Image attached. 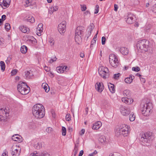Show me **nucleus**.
Masks as SVG:
<instances>
[{
	"instance_id": "nucleus-58",
	"label": "nucleus",
	"mask_w": 156,
	"mask_h": 156,
	"mask_svg": "<svg viewBox=\"0 0 156 156\" xmlns=\"http://www.w3.org/2000/svg\"><path fill=\"white\" fill-rule=\"evenodd\" d=\"M140 80L143 83H144L145 82V78L140 77Z\"/></svg>"
},
{
	"instance_id": "nucleus-22",
	"label": "nucleus",
	"mask_w": 156,
	"mask_h": 156,
	"mask_svg": "<svg viewBox=\"0 0 156 156\" xmlns=\"http://www.w3.org/2000/svg\"><path fill=\"white\" fill-rule=\"evenodd\" d=\"M25 76L27 78L30 79L33 76L32 72L30 70L25 72Z\"/></svg>"
},
{
	"instance_id": "nucleus-61",
	"label": "nucleus",
	"mask_w": 156,
	"mask_h": 156,
	"mask_svg": "<svg viewBox=\"0 0 156 156\" xmlns=\"http://www.w3.org/2000/svg\"><path fill=\"white\" fill-rule=\"evenodd\" d=\"M83 154V151L81 150L80 151V153L79 154V156H82Z\"/></svg>"
},
{
	"instance_id": "nucleus-25",
	"label": "nucleus",
	"mask_w": 156,
	"mask_h": 156,
	"mask_svg": "<svg viewBox=\"0 0 156 156\" xmlns=\"http://www.w3.org/2000/svg\"><path fill=\"white\" fill-rule=\"evenodd\" d=\"M106 138L104 136H101L98 139V141L99 142L104 144L106 141Z\"/></svg>"
},
{
	"instance_id": "nucleus-45",
	"label": "nucleus",
	"mask_w": 156,
	"mask_h": 156,
	"mask_svg": "<svg viewBox=\"0 0 156 156\" xmlns=\"http://www.w3.org/2000/svg\"><path fill=\"white\" fill-rule=\"evenodd\" d=\"M106 38L105 37H102L101 38V43L102 45H104L105 43Z\"/></svg>"
},
{
	"instance_id": "nucleus-23",
	"label": "nucleus",
	"mask_w": 156,
	"mask_h": 156,
	"mask_svg": "<svg viewBox=\"0 0 156 156\" xmlns=\"http://www.w3.org/2000/svg\"><path fill=\"white\" fill-rule=\"evenodd\" d=\"M18 135L16 134L13 135L12 136V139L15 141H18L19 143H20L22 142V140L21 138L20 139V137L18 136Z\"/></svg>"
},
{
	"instance_id": "nucleus-33",
	"label": "nucleus",
	"mask_w": 156,
	"mask_h": 156,
	"mask_svg": "<svg viewBox=\"0 0 156 156\" xmlns=\"http://www.w3.org/2000/svg\"><path fill=\"white\" fill-rule=\"evenodd\" d=\"M34 147L37 149H39L41 147V144L40 143H38L34 145Z\"/></svg>"
},
{
	"instance_id": "nucleus-17",
	"label": "nucleus",
	"mask_w": 156,
	"mask_h": 156,
	"mask_svg": "<svg viewBox=\"0 0 156 156\" xmlns=\"http://www.w3.org/2000/svg\"><path fill=\"white\" fill-rule=\"evenodd\" d=\"M112 61L113 62H109L110 64L114 67H117L119 64V62L118 58H115V59H113Z\"/></svg>"
},
{
	"instance_id": "nucleus-47",
	"label": "nucleus",
	"mask_w": 156,
	"mask_h": 156,
	"mask_svg": "<svg viewBox=\"0 0 156 156\" xmlns=\"http://www.w3.org/2000/svg\"><path fill=\"white\" fill-rule=\"evenodd\" d=\"M99 6L98 5H97L96 6V8L95 9V11L94 12V14H97L99 11Z\"/></svg>"
},
{
	"instance_id": "nucleus-49",
	"label": "nucleus",
	"mask_w": 156,
	"mask_h": 156,
	"mask_svg": "<svg viewBox=\"0 0 156 156\" xmlns=\"http://www.w3.org/2000/svg\"><path fill=\"white\" fill-rule=\"evenodd\" d=\"M90 31L91 32L93 30L94 27V24L93 23H91L90 25Z\"/></svg>"
},
{
	"instance_id": "nucleus-14",
	"label": "nucleus",
	"mask_w": 156,
	"mask_h": 156,
	"mask_svg": "<svg viewBox=\"0 0 156 156\" xmlns=\"http://www.w3.org/2000/svg\"><path fill=\"white\" fill-rule=\"evenodd\" d=\"M133 14L128 13L127 16V19L126 20V22L129 24H131L134 21L133 19Z\"/></svg>"
},
{
	"instance_id": "nucleus-39",
	"label": "nucleus",
	"mask_w": 156,
	"mask_h": 156,
	"mask_svg": "<svg viewBox=\"0 0 156 156\" xmlns=\"http://www.w3.org/2000/svg\"><path fill=\"white\" fill-rule=\"evenodd\" d=\"M120 75V74L119 73L117 74H115L114 75L113 78L115 80H117L119 79V78Z\"/></svg>"
},
{
	"instance_id": "nucleus-35",
	"label": "nucleus",
	"mask_w": 156,
	"mask_h": 156,
	"mask_svg": "<svg viewBox=\"0 0 156 156\" xmlns=\"http://www.w3.org/2000/svg\"><path fill=\"white\" fill-rule=\"evenodd\" d=\"M57 72L59 73H63L62 66H59L57 67L56 68Z\"/></svg>"
},
{
	"instance_id": "nucleus-26",
	"label": "nucleus",
	"mask_w": 156,
	"mask_h": 156,
	"mask_svg": "<svg viewBox=\"0 0 156 156\" xmlns=\"http://www.w3.org/2000/svg\"><path fill=\"white\" fill-rule=\"evenodd\" d=\"M42 87L44 89L46 92L47 93L49 91V87L47 84L43 83L42 84Z\"/></svg>"
},
{
	"instance_id": "nucleus-16",
	"label": "nucleus",
	"mask_w": 156,
	"mask_h": 156,
	"mask_svg": "<svg viewBox=\"0 0 156 156\" xmlns=\"http://www.w3.org/2000/svg\"><path fill=\"white\" fill-rule=\"evenodd\" d=\"M43 24L42 23H40L38 26V27L37 28V35L40 36L41 35V32L43 31Z\"/></svg>"
},
{
	"instance_id": "nucleus-59",
	"label": "nucleus",
	"mask_w": 156,
	"mask_h": 156,
	"mask_svg": "<svg viewBox=\"0 0 156 156\" xmlns=\"http://www.w3.org/2000/svg\"><path fill=\"white\" fill-rule=\"evenodd\" d=\"M85 132V129H82L81 131V132L80 133V134L81 135H82Z\"/></svg>"
},
{
	"instance_id": "nucleus-53",
	"label": "nucleus",
	"mask_w": 156,
	"mask_h": 156,
	"mask_svg": "<svg viewBox=\"0 0 156 156\" xmlns=\"http://www.w3.org/2000/svg\"><path fill=\"white\" fill-rule=\"evenodd\" d=\"M58 6L56 5H53V10L54 11H56L58 10Z\"/></svg>"
},
{
	"instance_id": "nucleus-46",
	"label": "nucleus",
	"mask_w": 156,
	"mask_h": 156,
	"mask_svg": "<svg viewBox=\"0 0 156 156\" xmlns=\"http://www.w3.org/2000/svg\"><path fill=\"white\" fill-rule=\"evenodd\" d=\"M96 39L93 38L91 42V44L90 46V48L92 46V45L96 43Z\"/></svg>"
},
{
	"instance_id": "nucleus-60",
	"label": "nucleus",
	"mask_w": 156,
	"mask_h": 156,
	"mask_svg": "<svg viewBox=\"0 0 156 156\" xmlns=\"http://www.w3.org/2000/svg\"><path fill=\"white\" fill-rule=\"evenodd\" d=\"M118 9V6L116 4L114 5V10L115 11H117Z\"/></svg>"
},
{
	"instance_id": "nucleus-56",
	"label": "nucleus",
	"mask_w": 156,
	"mask_h": 156,
	"mask_svg": "<svg viewBox=\"0 0 156 156\" xmlns=\"http://www.w3.org/2000/svg\"><path fill=\"white\" fill-rule=\"evenodd\" d=\"M68 68L66 66H62V72H63L64 71H66L67 68Z\"/></svg>"
},
{
	"instance_id": "nucleus-57",
	"label": "nucleus",
	"mask_w": 156,
	"mask_h": 156,
	"mask_svg": "<svg viewBox=\"0 0 156 156\" xmlns=\"http://www.w3.org/2000/svg\"><path fill=\"white\" fill-rule=\"evenodd\" d=\"M49 42L51 44V45H54V41L52 39H50L49 41Z\"/></svg>"
},
{
	"instance_id": "nucleus-18",
	"label": "nucleus",
	"mask_w": 156,
	"mask_h": 156,
	"mask_svg": "<svg viewBox=\"0 0 156 156\" xmlns=\"http://www.w3.org/2000/svg\"><path fill=\"white\" fill-rule=\"evenodd\" d=\"M134 76L132 75H129V77H127L125 79V82L127 83H131L133 81Z\"/></svg>"
},
{
	"instance_id": "nucleus-42",
	"label": "nucleus",
	"mask_w": 156,
	"mask_h": 156,
	"mask_svg": "<svg viewBox=\"0 0 156 156\" xmlns=\"http://www.w3.org/2000/svg\"><path fill=\"white\" fill-rule=\"evenodd\" d=\"M66 121H69L71 120V117L70 114L66 115Z\"/></svg>"
},
{
	"instance_id": "nucleus-55",
	"label": "nucleus",
	"mask_w": 156,
	"mask_h": 156,
	"mask_svg": "<svg viewBox=\"0 0 156 156\" xmlns=\"http://www.w3.org/2000/svg\"><path fill=\"white\" fill-rule=\"evenodd\" d=\"M122 156L121 154H119L115 153L113 154H112L111 156Z\"/></svg>"
},
{
	"instance_id": "nucleus-44",
	"label": "nucleus",
	"mask_w": 156,
	"mask_h": 156,
	"mask_svg": "<svg viewBox=\"0 0 156 156\" xmlns=\"http://www.w3.org/2000/svg\"><path fill=\"white\" fill-rule=\"evenodd\" d=\"M6 18V16L5 15H3L2 16V18L1 19V24L4 20H5Z\"/></svg>"
},
{
	"instance_id": "nucleus-32",
	"label": "nucleus",
	"mask_w": 156,
	"mask_h": 156,
	"mask_svg": "<svg viewBox=\"0 0 156 156\" xmlns=\"http://www.w3.org/2000/svg\"><path fill=\"white\" fill-rule=\"evenodd\" d=\"M5 68V65L4 62L2 61H1V69L2 71L3 72Z\"/></svg>"
},
{
	"instance_id": "nucleus-4",
	"label": "nucleus",
	"mask_w": 156,
	"mask_h": 156,
	"mask_svg": "<svg viewBox=\"0 0 156 156\" xmlns=\"http://www.w3.org/2000/svg\"><path fill=\"white\" fill-rule=\"evenodd\" d=\"M141 106L142 114L145 116L149 115L151 113V111L153 108L152 103L149 101H147L145 104L142 103Z\"/></svg>"
},
{
	"instance_id": "nucleus-40",
	"label": "nucleus",
	"mask_w": 156,
	"mask_h": 156,
	"mask_svg": "<svg viewBox=\"0 0 156 156\" xmlns=\"http://www.w3.org/2000/svg\"><path fill=\"white\" fill-rule=\"evenodd\" d=\"M81 9L82 11H84L86 10L87 7L85 5H80Z\"/></svg>"
},
{
	"instance_id": "nucleus-15",
	"label": "nucleus",
	"mask_w": 156,
	"mask_h": 156,
	"mask_svg": "<svg viewBox=\"0 0 156 156\" xmlns=\"http://www.w3.org/2000/svg\"><path fill=\"white\" fill-rule=\"evenodd\" d=\"M102 123L100 121H98L94 123L92 127V129L97 130L101 126Z\"/></svg>"
},
{
	"instance_id": "nucleus-8",
	"label": "nucleus",
	"mask_w": 156,
	"mask_h": 156,
	"mask_svg": "<svg viewBox=\"0 0 156 156\" xmlns=\"http://www.w3.org/2000/svg\"><path fill=\"white\" fill-rule=\"evenodd\" d=\"M9 111L6 108H1V121H7V117L9 115Z\"/></svg>"
},
{
	"instance_id": "nucleus-62",
	"label": "nucleus",
	"mask_w": 156,
	"mask_h": 156,
	"mask_svg": "<svg viewBox=\"0 0 156 156\" xmlns=\"http://www.w3.org/2000/svg\"><path fill=\"white\" fill-rule=\"evenodd\" d=\"M84 14L85 15H88V14L90 15V13L89 11L87 10L85 12Z\"/></svg>"
},
{
	"instance_id": "nucleus-12",
	"label": "nucleus",
	"mask_w": 156,
	"mask_h": 156,
	"mask_svg": "<svg viewBox=\"0 0 156 156\" xmlns=\"http://www.w3.org/2000/svg\"><path fill=\"white\" fill-rule=\"evenodd\" d=\"M120 109L121 114L123 115H127L130 113L129 108L126 107L121 106Z\"/></svg>"
},
{
	"instance_id": "nucleus-20",
	"label": "nucleus",
	"mask_w": 156,
	"mask_h": 156,
	"mask_svg": "<svg viewBox=\"0 0 156 156\" xmlns=\"http://www.w3.org/2000/svg\"><path fill=\"white\" fill-rule=\"evenodd\" d=\"M108 86L109 90L112 93H114L115 91V89L114 87V85L111 83L108 84Z\"/></svg>"
},
{
	"instance_id": "nucleus-31",
	"label": "nucleus",
	"mask_w": 156,
	"mask_h": 156,
	"mask_svg": "<svg viewBox=\"0 0 156 156\" xmlns=\"http://www.w3.org/2000/svg\"><path fill=\"white\" fill-rule=\"evenodd\" d=\"M129 119L130 121H134L135 119V116L134 115L133 113H131L129 115Z\"/></svg>"
},
{
	"instance_id": "nucleus-13",
	"label": "nucleus",
	"mask_w": 156,
	"mask_h": 156,
	"mask_svg": "<svg viewBox=\"0 0 156 156\" xmlns=\"http://www.w3.org/2000/svg\"><path fill=\"white\" fill-rule=\"evenodd\" d=\"M96 90L100 92H101L104 89V86L102 82H97L95 85Z\"/></svg>"
},
{
	"instance_id": "nucleus-28",
	"label": "nucleus",
	"mask_w": 156,
	"mask_h": 156,
	"mask_svg": "<svg viewBox=\"0 0 156 156\" xmlns=\"http://www.w3.org/2000/svg\"><path fill=\"white\" fill-rule=\"evenodd\" d=\"M27 50V47L25 45L22 46L20 48V51L23 54H25Z\"/></svg>"
},
{
	"instance_id": "nucleus-10",
	"label": "nucleus",
	"mask_w": 156,
	"mask_h": 156,
	"mask_svg": "<svg viewBox=\"0 0 156 156\" xmlns=\"http://www.w3.org/2000/svg\"><path fill=\"white\" fill-rule=\"evenodd\" d=\"M19 148V147L16 145L13 146L11 148V151H12L11 154L13 156H19L20 154L21 149L19 151L18 149L17 148Z\"/></svg>"
},
{
	"instance_id": "nucleus-7",
	"label": "nucleus",
	"mask_w": 156,
	"mask_h": 156,
	"mask_svg": "<svg viewBox=\"0 0 156 156\" xmlns=\"http://www.w3.org/2000/svg\"><path fill=\"white\" fill-rule=\"evenodd\" d=\"M84 27L82 26H79L76 28L75 36V41L78 44L82 41L81 35L83 32Z\"/></svg>"
},
{
	"instance_id": "nucleus-50",
	"label": "nucleus",
	"mask_w": 156,
	"mask_h": 156,
	"mask_svg": "<svg viewBox=\"0 0 156 156\" xmlns=\"http://www.w3.org/2000/svg\"><path fill=\"white\" fill-rule=\"evenodd\" d=\"M17 72H18V70L17 69L12 70L11 72V75L13 76L16 74Z\"/></svg>"
},
{
	"instance_id": "nucleus-19",
	"label": "nucleus",
	"mask_w": 156,
	"mask_h": 156,
	"mask_svg": "<svg viewBox=\"0 0 156 156\" xmlns=\"http://www.w3.org/2000/svg\"><path fill=\"white\" fill-rule=\"evenodd\" d=\"M120 51L124 55H127L128 54V50L125 47H121L120 49Z\"/></svg>"
},
{
	"instance_id": "nucleus-21",
	"label": "nucleus",
	"mask_w": 156,
	"mask_h": 156,
	"mask_svg": "<svg viewBox=\"0 0 156 156\" xmlns=\"http://www.w3.org/2000/svg\"><path fill=\"white\" fill-rule=\"evenodd\" d=\"M129 97L127 98H122V101L123 102L127 104H130L133 102V99L131 100L130 98H128Z\"/></svg>"
},
{
	"instance_id": "nucleus-9",
	"label": "nucleus",
	"mask_w": 156,
	"mask_h": 156,
	"mask_svg": "<svg viewBox=\"0 0 156 156\" xmlns=\"http://www.w3.org/2000/svg\"><path fill=\"white\" fill-rule=\"evenodd\" d=\"M98 73L103 78L106 79L108 76V69L106 67L100 68L98 69Z\"/></svg>"
},
{
	"instance_id": "nucleus-41",
	"label": "nucleus",
	"mask_w": 156,
	"mask_h": 156,
	"mask_svg": "<svg viewBox=\"0 0 156 156\" xmlns=\"http://www.w3.org/2000/svg\"><path fill=\"white\" fill-rule=\"evenodd\" d=\"M40 156H50V155L47 152H44L41 153Z\"/></svg>"
},
{
	"instance_id": "nucleus-64",
	"label": "nucleus",
	"mask_w": 156,
	"mask_h": 156,
	"mask_svg": "<svg viewBox=\"0 0 156 156\" xmlns=\"http://www.w3.org/2000/svg\"><path fill=\"white\" fill-rule=\"evenodd\" d=\"M37 154V153H32L31 154V156H39Z\"/></svg>"
},
{
	"instance_id": "nucleus-38",
	"label": "nucleus",
	"mask_w": 156,
	"mask_h": 156,
	"mask_svg": "<svg viewBox=\"0 0 156 156\" xmlns=\"http://www.w3.org/2000/svg\"><path fill=\"white\" fill-rule=\"evenodd\" d=\"M132 70H133V71L137 72L139 71L140 70V69L138 66H137L136 67H133L132 68Z\"/></svg>"
},
{
	"instance_id": "nucleus-51",
	"label": "nucleus",
	"mask_w": 156,
	"mask_h": 156,
	"mask_svg": "<svg viewBox=\"0 0 156 156\" xmlns=\"http://www.w3.org/2000/svg\"><path fill=\"white\" fill-rule=\"evenodd\" d=\"M152 10L153 12L156 13V5H154L152 6Z\"/></svg>"
},
{
	"instance_id": "nucleus-48",
	"label": "nucleus",
	"mask_w": 156,
	"mask_h": 156,
	"mask_svg": "<svg viewBox=\"0 0 156 156\" xmlns=\"http://www.w3.org/2000/svg\"><path fill=\"white\" fill-rule=\"evenodd\" d=\"M52 129L51 127H50L47 128L46 129V132L48 133H51L52 131Z\"/></svg>"
},
{
	"instance_id": "nucleus-52",
	"label": "nucleus",
	"mask_w": 156,
	"mask_h": 156,
	"mask_svg": "<svg viewBox=\"0 0 156 156\" xmlns=\"http://www.w3.org/2000/svg\"><path fill=\"white\" fill-rule=\"evenodd\" d=\"M91 33V32L90 31V30L88 32V33L86 34V35L85 36V38L86 37H87V39L90 36Z\"/></svg>"
},
{
	"instance_id": "nucleus-11",
	"label": "nucleus",
	"mask_w": 156,
	"mask_h": 156,
	"mask_svg": "<svg viewBox=\"0 0 156 156\" xmlns=\"http://www.w3.org/2000/svg\"><path fill=\"white\" fill-rule=\"evenodd\" d=\"M58 28V30L60 34L64 33L66 31V22H62V23L59 24Z\"/></svg>"
},
{
	"instance_id": "nucleus-27",
	"label": "nucleus",
	"mask_w": 156,
	"mask_h": 156,
	"mask_svg": "<svg viewBox=\"0 0 156 156\" xmlns=\"http://www.w3.org/2000/svg\"><path fill=\"white\" fill-rule=\"evenodd\" d=\"M123 95L125 96L130 98L131 96V93L129 90H126L123 91Z\"/></svg>"
},
{
	"instance_id": "nucleus-24",
	"label": "nucleus",
	"mask_w": 156,
	"mask_h": 156,
	"mask_svg": "<svg viewBox=\"0 0 156 156\" xmlns=\"http://www.w3.org/2000/svg\"><path fill=\"white\" fill-rule=\"evenodd\" d=\"M19 28L20 30L23 33H26L28 32H29V29L26 27H24L23 25L20 26Z\"/></svg>"
},
{
	"instance_id": "nucleus-37",
	"label": "nucleus",
	"mask_w": 156,
	"mask_h": 156,
	"mask_svg": "<svg viewBox=\"0 0 156 156\" xmlns=\"http://www.w3.org/2000/svg\"><path fill=\"white\" fill-rule=\"evenodd\" d=\"M5 28L6 31H8L10 28V24L8 23H6L5 26Z\"/></svg>"
},
{
	"instance_id": "nucleus-2",
	"label": "nucleus",
	"mask_w": 156,
	"mask_h": 156,
	"mask_svg": "<svg viewBox=\"0 0 156 156\" xmlns=\"http://www.w3.org/2000/svg\"><path fill=\"white\" fill-rule=\"evenodd\" d=\"M128 126L122 124L117 128L115 131V136L117 137L127 136L129 134Z\"/></svg>"
},
{
	"instance_id": "nucleus-29",
	"label": "nucleus",
	"mask_w": 156,
	"mask_h": 156,
	"mask_svg": "<svg viewBox=\"0 0 156 156\" xmlns=\"http://www.w3.org/2000/svg\"><path fill=\"white\" fill-rule=\"evenodd\" d=\"M115 58H117L116 55L114 54H111L109 55V62H113V60L115 59Z\"/></svg>"
},
{
	"instance_id": "nucleus-63",
	"label": "nucleus",
	"mask_w": 156,
	"mask_h": 156,
	"mask_svg": "<svg viewBox=\"0 0 156 156\" xmlns=\"http://www.w3.org/2000/svg\"><path fill=\"white\" fill-rule=\"evenodd\" d=\"M2 156H8L7 154V152L6 153V152L3 153Z\"/></svg>"
},
{
	"instance_id": "nucleus-5",
	"label": "nucleus",
	"mask_w": 156,
	"mask_h": 156,
	"mask_svg": "<svg viewBox=\"0 0 156 156\" xmlns=\"http://www.w3.org/2000/svg\"><path fill=\"white\" fill-rule=\"evenodd\" d=\"M152 134L151 132L141 133L140 135V137L139 138L140 141L145 144L150 143L152 140Z\"/></svg>"
},
{
	"instance_id": "nucleus-1",
	"label": "nucleus",
	"mask_w": 156,
	"mask_h": 156,
	"mask_svg": "<svg viewBox=\"0 0 156 156\" xmlns=\"http://www.w3.org/2000/svg\"><path fill=\"white\" fill-rule=\"evenodd\" d=\"M45 109L43 105L41 104H37L32 108L33 114L37 118L41 119L45 115Z\"/></svg>"
},
{
	"instance_id": "nucleus-34",
	"label": "nucleus",
	"mask_w": 156,
	"mask_h": 156,
	"mask_svg": "<svg viewBox=\"0 0 156 156\" xmlns=\"http://www.w3.org/2000/svg\"><path fill=\"white\" fill-rule=\"evenodd\" d=\"M62 134L63 136H65L66 135V128L64 126L62 127Z\"/></svg>"
},
{
	"instance_id": "nucleus-54",
	"label": "nucleus",
	"mask_w": 156,
	"mask_h": 156,
	"mask_svg": "<svg viewBox=\"0 0 156 156\" xmlns=\"http://www.w3.org/2000/svg\"><path fill=\"white\" fill-rule=\"evenodd\" d=\"M57 59V58L55 57V58H54V59H51L49 61V62L51 63H52L53 62L56 61Z\"/></svg>"
},
{
	"instance_id": "nucleus-30",
	"label": "nucleus",
	"mask_w": 156,
	"mask_h": 156,
	"mask_svg": "<svg viewBox=\"0 0 156 156\" xmlns=\"http://www.w3.org/2000/svg\"><path fill=\"white\" fill-rule=\"evenodd\" d=\"M25 20L31 23H33L35 21L34 18L32 16L29 17L27 18Z\"/></svg>"
},
{
	"instance_id": "nucleus-36",
	"label": "nucleus",
	"mask_w": 156,
	"mask_h": 156,
	"mask_svg": "<svg viewBox=\"0 0 156 156\" xmlns=\"http://www.w3.org/2000/svg\"><path fill=\"white\" fill-rule=\"evenodd\" d=\"M34 2V1H33V0H27L25 2L26 4L25 5V6L26 7L28 6L29 5H31V2Z\"/></svg>"
},
{
	"instance_id": "nucleus-43",
	"label": "nucleus",
	"mask_w": 156,
	"mask_h": 156,
	"mask_svg": "<svg viewBox=\"0 0 156 156\" xmlns=\"http://www.w3.org/2000/svg\"><path fill=\"white\" fill-rule=\"evenodd\" d=\"M78 150V147L75 144V146L74 150V153H75V154H77Z\"/></svg>"
},
{
	"instance_id": "nucleus-6",
	"label": "nucleus",
	"mask_w": 156,
	"mask_h": 156,
	"mask_svg": "<svg viewBox=\"0 0 156 156\" xmlns=\"http://www.w3.org/2000/svg\"><path fill=\"white\" fill-rule=\"evenodd\" d=\"M17 89L22 94L25 95L28 94L30 91V88L26 83H20L18 85Z\"/></svg>"
},
{
	"instance_id": "nucleus-3",
	"label": "nucleus",
	"mask_w": 156,
	"mask_h": 156,
	"mask_svg": "<svg viewBox=\"0 0 156 156\" xmlns=\"http://www.w3.org/2000/svg\"><path fill=\"white\" fill-rule=\"evenodd\" d=\"M136 48L140 51H147L149 50V41L146 39L140 40L136 44Z\"/></svg>"
}]
</instances>
